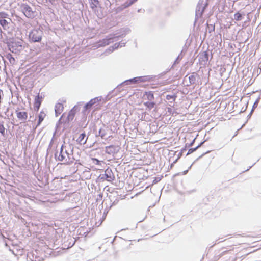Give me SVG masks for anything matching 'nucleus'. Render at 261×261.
Instances as JSON below:
<instances>
[{"label": "nucleus", "mask_w": 261, "mask_h": 261, "mask_svg": "<svg viewBox=\"0 0 261 261\" xmlns=\"http://www.w3.org/2000/svg\"><path fill=\"white\" fill-rule=\"evenodd\" d=\"M86 135L84 133H82L80 135L79 137L76 140V141L80 144H84L86 142V140H85Z\"/></svg>", "instance_id": "11"}, {"label": "nucleus", "mask_w": 261, "mask_h": 261, "mask_svg": "<svg viewBox=\"0 0 261 261\" xmlns=\"http://www.w3.org/2000/svg\"><path fill=\"white\" fill-rule=\"evenodd\" d=\"M16 116L18 119L20 120L25 121L28 118V113L24 111H16Z\"/></svg>", "instance_id": "8"}, {"label": "nucleus", "mask_w": 261, "mask_h": 261, "mask_svg": "<svg viewBox=\"0 0 261 261\" xmlns=\"http://www.w3.org/2000/svg\"><path fill=\"white\" fill-rule=\"evenodd\" d=\"M22 40L12 39L8 44L9 50L13 53L17 54L23 49Z\"/></svg>", "instance_id": "1"}, {"label": "nucleus", "mask_w": 261, "mask_h": 261, "mask_svg": "<svg viewBox=\"0 0 261 261\" xmlns=\"http://www.w3.org/2000/svg\"><path fill=\"white\" fill-rule=\"evenodd\" d=\"M119 146L112 145L106 147L105 151L107 154L114 155L119 151Z\"/></svg>", "instance_id": "6"}, {"label": "nucleus", "mask_w": 261, "mask_h": 261, "mask_svg": "<svg viewBox=\"0 0 261 261\" xmlns=\"http://www.w3.org/2000/svg\"><path fill=\"white\" fill-rule=\"evenodd\" d=\"M3 93V91L0 89V103H1L2 96L1 94Z\"/></svg>", "instance_id": "23"}, {"label": "nucleus", "mask_w": 261, "mask_h": 261, "mask_svg": "<svg viewBox=\"0 0 261 261\" xmlns=\"http://www.w3.org/2000/svg\"><path fill=\"white\" fill-rule=\"evenodd\" d=\"M144 106L149 110L153 109L155 106V103L153 101H146L144 103Z\"/></svg>", "instance_id": "13"}, {"label": "nucleus", "mask_w": 261, "mask_h": 261, "mask_svg": "<svg viewBox=\"0 0 261 261\" xmlns=\"http://www.w3.org/2000/svg\"><path fill=\"white\" fill-rule=\"evenodd\" d=\"M259 235L261 236V229H260V231Z\"/></svg>", "instance_id": "24"}, {"label": "nucleus", "mask_w": 261, "mask_h": 261, "mask_svg": "<svg viewBox=\"0 0 261 261\" xmlns=\"http://www.w3.org/2000/svg\"><path fill=\"white\" fill-rule=\"evenodd\" d=\"M7 58L9 59V61L11 63H14L15 61L14 58H13L11 54H8L7 56Z\"/></svg>", "instance_id": "19"}, {"label": "nucleus", "mask_w": 261, "mask_h": 261, "mask_svg": "<svg viewBox=\"0 0 261 261\" xmlns=\"http://www.w3.org/2000/svg\"><path fill=\"white\" fill-rule=\"evenodd\" d=\"M8 15L3 12H0V24L4 30L8 28L9 22L5 19Z\"/></svg>", "instance_id": "5"}, {"label": "nucleus", "mask_w": 261, "mask_h": 261, "mask_svg": "<svg viewBox=\"0 0 261 261\" xmlns=\"http://www.w3.org/2000/svg\"><path fill=\"white\" fill-rule=\"evenodd\" d=\"M197 149V147L194 148V149L192 150V149H190L189 150L188 153H190V152H193V151Z\"/></svg>", "instance_id": "22"}, {"label": "nucleus", "mask_w": 261, "mask_h": 261, "mask_svg": "<svg viewBox=\"0 0 261 261\" xmlns=\"http://www.w3.org/2000/svg\"><path fill=\"white\" fill-rule=\"evenodd\" d=\"M75 114V110H73V109L71 110L69 112L68 116H67L68 120V121L72 120L74 117Z\"/></svg>", "instance_id": "14"}, {"label": "nucleus", "mask_w": 261, "mask_h": 261, "mask_svg": "<svg viewBox=\"0 0 261 261\" xmlns=\"http://www.w3.org/2000/svg\"><path fill=\"white\" fill-rule=\"evenodd\" d=\"M42 32L38 29H33L29 33V39L33 42H40L42 39Z\"/></svg>", "instance_id": "2"}, {"label": "nucleus", "mask_w": 261, "mask_h": 261, "mask_svg": "<svg viewBox=\"0 0 261 261\" xmlns=\"http://www.w3.org/2000/svg\"><path fill=\"white\" fill-rule=\"evenodd\" d=\"M99 2L98 0H92L91 2L90 3V7L92 9L97 8Z\"/></svg>", "instance_id": "15"}, {"label": "nucleus", "mask_w": 261, "mask_h": 261, "mask_svg": "<svg viewBox=\"0 0 261 261\" xmlns=\"http://www.w3.org/2000/svg\"><path fill=\"white\" fill-rule=\"evenodd\" d=\"M177 97V95L176 94L173 95H167L166 96V98L168 100H172L174 101Z\"/></svg>", "instance_id": "16"}, {"label": "nucleus", "mask_w": 261, "mask_h": 261, "mask_svg": "<svg viewBox=\"0 0 261 261\" xmlns=\"http://www.w3.org/2000/svg\"><path fill=\"white\" fill-rule=\"evenodd\" d=\"M64 106L61 103H58L55 106V113L57 116L60 115L63 111Z\"/></svg>", "instance_id": "10"}, {"label": "nucleus", "mask_w": 261, "mask_h": 261, "mask_svg": "<svg viewBox=\"0 0 261 261\" xmlns=\"http://www.w3.org/2000/svg\"><path fill=\"white\" fill-rule=\"evenodd\" d=\"M21 10L24 15L29 18H33L35 17V12L28 4H23L21 5Z\"/></svg>", "instance_id": "4"}, {"label": "nucleus", "mask_w": 261, "mask_h": 261, "mask_svg": "<svg viewBox=\"0 0 261 261\" xmlns=\"http://www.w3.org/2000/svg\"><path fill=\"white\" fill-rule=\"evenodd\" d=\"M197 74H195L194 73L191 75L189 79L191 84H194L196 81Z\"/></svg>", "instance_id": "17"}, {"label": "nucleus", "mask_w": 261, "mask_h": 261, "mask_svg": "<svg viewBox=\"0 0 261 261\" xmlns=\"http://www.w3.org/2000/svg\"><path fill=\"white\" fill-rule=\"evenodd\" d=\"M63 147L64 145H62L59 154H56V156L58 161L63 162L64 164H69L71 162L69 154L66 151H63Z\"/></svg>", "instance_id": "3"}, {"label": "nucleus", "mask_w": 261, "mask_h": 261, "mask_svg": "<svg viewBox=\"0 0 261 261\" xmlns=\"http://www.w3.org/2000/svg\"><path fill=\"white\" fill-rule=\"evenodd\" d=\"M142 98L145 100L152 101L154 99V96L153 92L148 91L145 92L142 97Z\"/></svg>", "instance_id": "7"}, {"label": "nucleus", "mask_w": 261, "mask_h": 261, "mask_svg": "<svg viewBox=\"0 0 261 261\" xmlns=\"http://www.w3.org/2000/svg\"><path fill=\"white\" fill-rule=\"evenodd\" d=\"M93 161L94 162H96V164L97 165H100V161L99 160H98L97 159H92Z\"/></svg>", "instance_id": "21"}, {"label": "nucleus", "mask_w": 261, "mask_h": 261, "mask_svg": "<svg viewBox=\"0 0 261 261\" xmlns=\"http://www.w3.org/2000/svg\"><path fill=\"white\" fill-rule=\"evenodd\" d=\"M41 97H40L39 95L35 97L34 103V108L35 111H38L39 110L41 104Z\"/></svg>", "instance_id": "9"}, {"label": "nucleus", "mask_w": 261, "mask_h": 261, "mask_svg": "<svg viewBox=\"0 0 261 261\" xmlns=\"http://www.w3.org/2000/svg\"><path fill=\"white\" fill-rule=\"evenodd\" d=\"M234 18L237 21H240L242 19V15L239 12H237L234 15Z\"/></svg>", "instance_id": "18"}, {"label": "nucleus", "mask_w": 261, "mask_h": 261, "mask_svg": "<svg viewBox=\"0 0 261 261\" xmlns=\"http://www.w3.org/2000/svg\"><path fill=\"white\" fill-rule=\"evenodd\" d=\"M5 132V128L4 125L2 123H0V133L3 136H4Z\"/></svg>", "instance_id": "20"}, {"label": "nucleus", "mask_w": 261, "mask_h": 261, "mask_svg": "<svg viewBox=\"0 0 261 261\" xmlns=\"http://www.w3.org/2000/svg\"><path fill=\"white\" fill-rule=\"evenodd\" d=\"M46 115L44 112L41 111L38 116V122L37 125V126L40 125L41 123L43 121Z\"/></svg>", "instance_id": "12"}]
</instances>
